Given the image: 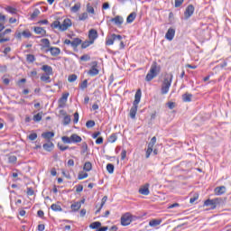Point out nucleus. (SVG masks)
Wrapping results in <instances>:
<instances>
[{
    "mask_svg": "<svg viewBox=\"0 0 231 231\" xmlns=\"http://www.w3.org/2000/svg\"><path fill=\"white\" fill-rule=\"evenodd\" d=\"M142 99V90L138 89L134 96V101L133 103V106L130 109V117L134 120L136 118V113L138 111V105L140 104V100Z\"/></svg>",
    "mask_w": 231,
    "mask_h": 231,
    "instance_id": "obj_1",
    "label": "nucleus"
},
{
    "mask_svg": "<svg viewBox=\"0 0 231 231\" xmlns=\"http://www.w3.org/2000/svg\"><path fill=\"white\" fill-rule=\"evenodd\" d=\"M172 74H166L164 77V79L162 81V87H161V94L162 95H167L169 93V90L171 89V86L172 84Z\"/></svg>",
    "mask_w": 231,
    "mask_h": 231,
    "instance_id": "obj_2",
    "label": "nucleus"
},
{
    "mask_svg": "<svg viewBox=\"0 0 231 231\" xmlns=\"http://www.w3.org/2000/svg\"><path fill=\"white\" fill-rule=\"evenodd\" d=\"M158 73H160V67L158 66V63L154 61L151 66L150 71L146 75V82H151L154 77L158 76Z\"/></svg>",
    "mask_w": 231,
    "mask_h": 231,
    "instance_id": "obj_3",
    "label": "nucleus"
},
{
    "mask_svg": "<svg viewBox=\"0 0 231 231\" xmlns=\"http://www.w3.org/2000/svg\"><path fill=\"white\" fill-rule=\"evenodd\" d=\"M61 140L63 143H80V142H82V137L79 136L77 134H73L70 137L62 136Z\"/></svg>",
    "mask_w": 231,
    "mask_h": 231,
    "instance_id": "obj_4",
    "label": "nucleus"
},
{
    "mask_svg": "<svg viewBox=\"0 0 231 231\" xmlns=\"http://www.w3.org/2000/svg\"><path fill=\"white\" fill-rule=\"evenodd\" d=\"M121 39H122V35L113 33L110 36L106 37V45L113 46V44H115V41H121Z\"/></svg>",
    "mask_w": 231,
    "mask_h": 231,
    "instance_id": "obj_5",
    "label": "nucleus"
},
{
    "mask_svg": "<svg viewBox=\"0 0 231 231\" xmlns=\"http://www.w3.org/2000/svg\"><path fill=\"white\" fill-rule=\"evenodd\" d=\"M219 203H221V199L217 198V199H207L204 202V205L206 207H210L211 210H214V208H216V207H217V205H219Z\"/></svg>",
    "mask_w": 231,
    "mask_h": 231,
    "instance_id": "obj_6",
    "label": "nucleus"
},
{
    "mask_svg": "<svg viewBox=\"0 0 231 231\" xmlns=\"http://www.w3.org/2000/svg\"><path fill=\"white\" fill-rule=\"evenodd\" d=\"M194 14V5H189L187 6L185 12H184V19H190L192 15Z\"/></svg>",
    "mask_w": 231,
    "mask_h": 231,
    "instance_id": "obj_7",
    "label": "nucleus"
},
{
    "mask_svg": "<svg viewBox=\"0 0 231 231\" xmlns=\"http://www.w3.org/2000/svg\"><path fill=\"white\" fill-rule=\"evenodd\" d=\"M71 20L69 18H66L61 23V25H60V30L61 32H66L68 28L71 27Z\"/></svg>",
    "mask_w": 231,
    "mask_h": 231,
    "instance_id": "obj_8",
    "label": "nucleus"
},
{
    "mask_svg": "<svg viewBox=\"0 0 231 231\" xmlns=\"http://www.w3.org/2000/svg\"><path fill=\"white\" fill-rule=\"evenodd\" d=\"M110 22L114 23L116 26H118V28H120V26L124 24V17L120 15H116V17L111 18Z\"/></svg>",
    "mask_w": 231,
    "mask_h": 231,
    "instance_id": "obj_9",
    "label": "nucleus"
},
{
    "mask_svg": "<svg viewBox=\"0 0 231 231\" xmlns=\"http://www.w3.org/2000/svg\"><path fill=\"white\" fill-rule=\"evenodd\" d=\"M121 225H123V226H127V225H131V215H129V213L125 214L121 217Z\"/></svg>",
    "mask_w": 231,
    "mask_h": 231,
    "instance_id": "obj_10",
    "label": "nucleus"
},
{
    "mask_svg": "<svg viewBox=\"0 0 231 231\" xmlns=\"http://www.w3.org/2000/svg\"><path fill=\"white\" fill-rule=\"evenodd\" d=\"M88 39L92 42H95L96 39H98V32H97V30H95V29H91L88 32Z\"/></svg>",
    "mask_w": 231,
    "mask_h": 231,
    "instance_id": "obj_11",
    "label": "nucleus"
},
{
    "mask_svg": "<svg viewBox=\"0 0 231 231\" xmlns=\"http://www.w3.org/2000/svg\"><path fill=\"white\" fill-rule=\"evenodd\" d=\"M149 183L144 184L139 189V194H142L143 196H149L150 191H149Z\"/></svg>",
    "mask_w": 231,
    "mask_h": 231,
    "instance_id": "obj_12",
    "label": "nucleus"
},
{
    "mask_svg": "<svg viewBox=\"0 0 231 231\" xmlns=\"http://www.w3.org/2000/svg\"><path fill=\"white\" fill-rule=\"evenodd\" d=\"M93 66L91 67V69L88 70V74L90 75V77H95L97 75H98L99 70L98 69H97V61L93 62Z\"/></svg>",
    "mask_w": 231,
    "mask_h": 231,
    "instance_id": "obj_13",
    "label": "nucleus"
},
{
    "mask_svg": "<svg viewBox=\"0 0 231 231\" xmlns=\"http://www.w3.org/2000/svg\"><path fill=\"white\" fill-rule=\"evenodd\" d=\"M174 35H176V30L174 28H170L167 31L165 37L167 41H172V39H174Z\"/></svg>",
    "mask_w": 231,
    "mask_h": 231,
    "instance_id": "obj_14",
    "label": "nucleus"
},
{
    "mask_svg": "<svg viewBox=\"0 0 231 231\" xmlns=\"http://www.w3.org/2000/svg\"><path fill=\"white\" fill-rule=\"evenodd\" d=\"M42 70L47 75H53V68L50 65H43L42 67Z\"/></svg>",
    "mask_w": 231,
    "mask_h": 231,
    "instance_id": "obj_15",
    "label": "nucleus"
},
{
    "mask_svg": "<svg viewBox=\"0 0 231 231\" xmlns=\"http://www.w3.org/2000/svg\"><path fill=\"white\" fill-rule=\"evenodd\" d=\"M225 192H226L225 186H219L215 189V194H217V196H221V194H225Z\"/></svg>",
    "mask_w": 231,
    "mask_h": 231,
    "instance_id": "obj_16",
    "label": "nucleus"
},
{
    "mask_svg": "<svg viewBox=\"0 0 231 231\" xmlns=\"http://www.w3.org/2000/svg\"><path fill=\"white\" fill-rule=\"evenodd\" d=\"M51 54L52 55V57H57V55H60V49L57 48V47H51L49 49Z\"/></svg>",
    "mask_w": 231,
    "mask_h": 231,
    "instance_id": "obj_17",
    "label": "nucleus"
},
{
    "mask_svg": "<svg viewBox=\"0 0 231 231\" xmlns=\"http://www.w3.org/2000/svg\"><path fill=\"white\" fill-rule=\"evenodd\" d=\"M34 32L37 33V35H46V30L42 27H34Z\"/></svg>",
    "mask_w": 231,
    "mask_h": 231,
    "instance_id": "obj_18",
    "label": "nucleus"
},
{
    "mask_svg": "<svg viewBox=\"0 0 231 231\" xmlns=\"http://www.w3.org/2000/svg\"><path fill=\"white\" fill-rule=\"evenodd\" d=\"M80 44H82V40H80L79 38H75L71 42V47L77 48L80 46Z\"/></svg>",
    "mask_w": 231,
    "mask_h": 231,
    "instance_id": "obj_19",
    "label": "nucleus"
},
{
    "mask_svg": "<svg viewBox=\"0 0 231 231\" xmlns=\"http://www.w3.org/2000/svg\"><path fill=\"white\" fill-rule=\"evenodd\" d=\"M42 138H45V140H50L51 138H53L55 136V133L53 132H46L42 134Z\"/></svg>",
    "mask_w": 231,
    "mask_h": 231,
    "instance_id": "obj_20",
    "label": "nucleus"
},
{
    "mask_svg": "<svg viewBox=\"0 0 231 231\" xmlns=\"http://www.w3.org/2000/svg\"><path fill=\"white\" fill-rule=\"evenodd\" d=\"M80 202H74L71 206L70 208L73 210V212H78V210H80Z\"/></svg>",
    "mask_w": 231,
    "mask_h": 231,
    "instance_id": "obj_21",
    "label": "nucleus"
},
{
    "mask_svg": "<svg viewBox=\"0 0 231 231\" xmlns=\"http://www.w3.org/2000/svg\"><path fill=\"white\" fill-rule=\"evenodd\" d=\"M41 80L46 82V84H50V82H51V78H50V75L42 74L41 76Z\"/></svg>",
    "mask_w": 231,
    "mask_h": 231,
    "instance_id": "obj_22",
    "label": "nucleus"
},
{
    "mask_svg": "<svg viewBox=\"0 0 231 231\" xmlns=\"http://www.w3.org/2000/svg\"><path fill=\"white\" fill-rule=\"evenodd\" d=\"M159 225H162V219H152L149 222L150 226H158Z\"/></svg>",
    "mask_w": 231,
    "mask_h": 231,
    "instance_id": "obj_23",
    "label": "nucleus"
},
{
    "mask_svg": "<svg viewBox=\"0 0 231 231\" xmlns=\"http://www.w3.org/2000/svg\"><path fill=\"white\" fill-rule=\"evenodd\" d=\"M102 226V223L100 222H93L89 225V228H92L93 230H97Z\"/></svg>",
    "mask_w": 231,
    "mask_h": 231,
    "instance_id": "obj_24",
    "label": "nucleus"
},
{
    "mask_svg": "<svg viewBox=\"0 0 231 231\" xmlns=\"http://www.w3.org/2000/svg\"><path fill=\"white\" fill-rule=\"evenodd\" d=\"M134 19H136V13H131L126 18V23H131Z\"/></svg>",
    "mask_w": 231,
    "mask_h": 231,
    "instance_id": "obj_25",
    "label": "nucleus"
},
{
    "mask_svg": "<svg viewBox=\"0 0 231 231\" xmlns=\"http://www.w3.org/2000/svg\"><path fill=\"white\" fill-rule=\"evenodd\" d=\"M51 210L54 212H62V208L59 204H52L51 206Z\"/></svg>",
    "mask_w": 231,
    "mask_h": 231,
    "instance_id": "obj_26",
    "label": "nucleus"
},
{
    "mask_svg": "<svg viewBox=\"0 0 231 231\" xmlns=\"http://www.w3.org/2000/svg\"><path fill=\"white\" fill-rule=\"evenodd\" d=\"M182 100L183 102H190V100H192V94H189V93L183 94Z\"/></svg>",
    "mask_w": 231,
    "mask_h": 231,
    "instance_id": "obj_27",
    "label": "nucleus"
},
{
    "mask_svg": "<svg viewBox=\"0 0 231 231\" xmlns=\"http://www.w3.org/2000/svg\"><path fill=\"white\" fill-rule=\"evenodd\" d=\"M91 169H93V165L89 162H85L83 171H86V172H89Z\"/></svg>",
    "mask_w": 231,
    "mask_h": 231,
    "instance_id": "obj_28",
    "label": "nucleus"
},
{
    "mask_svg": "<svg viewBox=\"0 0 231 231\" xmlns=\"http://www.w3.org/2000/svg\"><path fill=\"white\" fill-rule=\"evenodd\" d=\"M79 10H80V3H77L74 5V6H72L70 8V11L73 13V14H77V12H79Z\"/></svg>",
    "mask_w": 231,
    "mask_h": 231,
    "instance_id": "obj_29",
    "label": "nucleus"
},
{
    "mask_svg": "<svg viewBox=\"0 0 231 231\" xmlns=\"http://www.w3.org/2000/svg\"><path fill=\"white\" fill-rule=\"evenodd\" d=\"M41 14V11L39 9H34L32 14H31V21H33V19H36L37 16Z\"/></svg>",
    "mask_w": 231,
    "mask_h": 231,
    "instance_id": "obj_30",
    "label": "nucleus"
},
{
    "mask_svg": "<svg viewBox=\"0 0 231 231\" xmlns=\"http://www.w3.org/2000/svg\"><path fill=\"white\" fill-rule=\"evenodd\" d=\"M94 42H92L91 40L89 41H85L82 44H81V48L83 50H86V48H88V46H91V44H93Z\"/></svg>",
    "mask_w": 231,
    "mask_h": 231,
    "instance_id": "obj_31",
    "label": "nucleus"
},
{
    "mask_svg": "<svg viewBox=\"0 0 231 231\" xmlns=\"http://www.w3.org/2000/svg\"><path fill=\"white\" fill-rule=\"evenodd\" d=\"M116 140H118V136L116 135V134H112L108 137V142H110V143H115V142H116Z\"/></svg>",
    "mask_w": 231,
    "mask_h": 231,
    "instance_id": "obj_32",
    "label": "nucleus"
},
{
    "mask_svg": "<svg viewBox=\"0 0 231 231\" xmlns=\"http://www.w3.org/2000/svg\"><path fill=\"white\" fill-rule=\"evenodd\" d=\"M106 171L109 172V174H113L115 172V165L108 163L106 165Z\"/></svg>",
    "mask_w": 231,
    "mask_h": 231,
    "instance_id": "obj_33",
    "label": "nucleus"
},
{
    "mask_svg": "<svg viewBox=\"0 0 231 231\" xmlns=\"http://www.w3.org/2000/svg\"><path fill=\"white\" fill-rule=\"evenodd\" d=\"M70 122H71V116H65L63 118V125H69Z\"/></svg>",
    "mask_w": 231,
    "mask_h": 231,
    "instance_id": "obj_34",
    "label": "nucleus"
},
{
    "mask_svg": "<svg viewBox=\"0 0 231 231\" xmlns=\"http://www.w3.org/2000/svg\"><path fill=\"white\" fill-rule=\"evenodd\" d=\"M79 60H82L83 62H88V60H91V56L88 54H84L79 58Z\"/></svg>",
    "mask_w": 231,
    "mask_h": 231,
    "instance_id": "obj_35",
    "label": "nucleus"
},
{
    "mask_svg": "<svg viewBox=\"0 0 231 231\" xmlns=\"http://www.w3.org/2000/svg\"><path fill=\"white\" fill-rule=\"evenodd\" d=\"M51 147H53V143H47L43 144V149L45 151H48V152L51 151Z\"/></svg>",
    "mask_w": 231,
    "mask_h": 231,
    "instance_id": "obj_36",
    "label": "nucleus"
},
{
    "mask_svg": "<svg viewBox=\"0 0 231 231\" xmlns=\"http://www.w3.org/2000/svg\"><path fill=\"white\" fill-rule=\"evenodd\" d=\"M32 120L34 122H41L42 120V114L38 113L37 115L33 116Z\"/></svg>",
    "mask_w": 231,
    "mask_h": 231,
    "instance_id": "obj_37",
    "label": "nucleus"
},
{
    "mask_svg": "<svg viewBox=\"0 0 231 231\" xmlns=\"http://www.w3.org/2000/svg\"><path fill=\"white\" fill-rule=\"evenodd\" d=\"M88 175L87 172L81 171L78 175V180H86V178H88Z\"/></svg>",
    "mask_w": 231,
    "mask_h": 231,
    "instance_id": "obj_38",
    "label": "nucleus"
},
{
    "mask_svg": "<svg viewBox=\"0 0 231 231\" xmlns=\"http://www.w3.org/2000/svg\"><path fill=\"white\" fill-rule=\"evenodd\" d=\"M86 127H88V129H91V127H95V121L93 120H88L86 123Z\"/></svg>",
    "mask_w": 231,
    "mask_h": 231,
    "instance_id": "obj_39",
    "label": "nucleus"
},
{
    "mask_svg": "<svg viewBox=\"0 0 231 231\" xmlns=\"http://www.w3.org/2000/svg\"><path fill=\"white\" fill-rule=\"evenodd\" d=\"M199 198V194L195 193V194L193 195V197L190 198L189 203H191V204H192V203H195V201H198Z\"/></svg>",
    "mask_w": 231,
    "mask_h": 231,
    "instance_id": "obj_40",
    "label": "nucleus"
},
{
    "mask_svg": "<svg viewBox=\"0 0 231 231\" xmlns=\"http://www.w3.org/2000/svg\"><path fill=\"white\" fill-rule=\"evenodd\" d=\"M9 163H15L17 162V157L15 155H10L8 157Z\"/></svg>",
    "mask_w": 231,
    "mask_h": 231,
    "instance_id": "obj_41",
    "label": "nucleus"
},
{
    "mask_svg": "<svg viewBox=\"0 0 231 231\" xmlns=\"http://www.w3.org/2000/svg\"><path fill=\"white\" fill-rule=\"evenodd\" d=\"M6 12H8L9 14H16L17 9L12 7V6H7L5 8Z\"/></svg>",
    "mask_w": 231,
    "mask_h": 231,
    "instance_id": "obj_42",
    "label": "nucleus"
},
{
    "mask_svg": "<svg viewBox=\"0 0 231 231\" xmlns=\"http://www.w3.org/2000/svg\"><path fill=\"white\" fill-rule=\"evenodd\" d=\"M87 12L88 14H95V8H93V6H91L90 4L87 5Z\"/></svg>",
    "mask_w": 231,
    "mask_h": 231,
    "instance_id": "obj_43",
    "label": "nucleus"
},
{
    "mask_svg": "<svg viewBox=\"0 0 231 231\" xmlns=\"http://www.w3.org/2000/svg\"><path fill=\"white\" fill-rule=\"evenodd\" d=\"M27 62H35V56H33V54H28Z\"/></svg>",
    "mask_w": 231,
    "mask_h": 231,
    "instance_id": "obj_44",
    "label": "nucleus"
},
{
    "mask_svg": "<svg viewBox=\"0 0 231 231\" xmlns=\"http://www.w3.org/2000/svg\"><path fill=\"white\" fill-rule=\"evenodd\" d=\"M22 35L25 37L26 39H29V37H32V32L30 31L26 30L22 32Z\"/></svg>",
    "mask_w": 231,
    "mask_h": 231,
    "instance_id": "obj_45",
    "label": "nucleus"
},
{
    "mask_svg": "<svg viewBox=\"0 0 231 231\" xmlns=\"http://www.w3.org/2000/svg\"><path fill=\"white\" fill-rule=\"evenodd\" d=\"M154 145H156V136H153L148 143V146L150 147H154Z\"/></svg>",
    "mask_w": 231,
    "mask_h": 231,
    "instance_id": "obj_46",
    "label": "nucleus"
},
{
    "mask_svg": "<svg viewBox=\"0 0 231 231\" xmlns=\"http://www.w3.org/2000/svg\"><path fill=\"white\" fill-rule=\"evenodd\" d=\"M68 80L69 82H75V80H77V75L76 74L69 75Z\"/></svg>",
    "mask_w": 231,
    "mask_h": 231,
    "instance_id": "obj_47",
    "label": "nucleus"
},
{
    "mask_svg": "<svg viewBox=\"0 0 231 231\" xmlns=\"http://www.w3.org/2000/svg\"><path fill=\"white\" fill-rule=\"evenodd\" d=\"M69 97V93L63 94L61 98H60V102H67Z\"/></svg>",
    "mask_w": 231,
    "mask_h": 231,
    "instance_id": "obj_48",
    "label": "nucleus"
},
{
    "mask_svg": "<svg viewBox=\"0 0 231 231\" xmlns=\"http://www.w3.org/2000/svg\"><path fill=\"white\" fill-rule=\"evenodd\" d=\"M185 0H175V8H180L183 5Z\"/></svg>",
    "mask_w": 231,
    "mask_h": 231,
    "instance_id": "obj_49",
    "label": "nucleus"
},
{
    "mask_svg": "<svg viewBox=\"0 0 231 231\" xmlns=\"http://www.w3.org/2000/svg\"><path fill=\"white\" fill-rule=\"evenodd\" d=\"M79 21H86L88 19V13H83L79 16Z\"/></svg>",
    "mask_w": 231,
    "mask_h": 231,
    "instance_id": "obj_50",
    "label": "nucleus"
},
{
    "mask_svg": "<svg viewBox=\"0 0 231 231\" xmlns=\"http://www.w3.org/2000/svg\"><path fill=\"white\" fill-rule=\"evenodd\" d=\"M42 44H44L45 48H50V40L45 38V39L42 40Z\"/></svg>",
    "mask_w": 231,
    "mask_h": 231,
    "instance_id": "obj_51",
    "label": "nucleus"
},
{
    "mask_svg": "<svg viewBox=\"0 0 231 231\" xmlns=\"http://www.w3.org/2000/svg\"><path fill=\"white\" fill-rule=\"evenodd\" d=\"M152 152V146L148 145V148L146 150V158H149Z\"/></svg>",
    "mask_w": 231,
    "mask_h": 231,
    "instance_id": "obj_52",
    "label": "nucleus"
},
{
    "mask_svg": "<svg viewBox=\"0 0 231 231\" xmlns=\"http://www.w3.org/2000/svg\"><path fill=\"white\" fill-rule=\"evenodd\" d=\"M28 138H29V140L33 142V140H37V134L32 133V134H29Z\"/></svg>",
    "mask_w": 231,
    "mask_h": 231,
    "instance_id": "obj_53",
    "label": "nucleus"
},
{
    "mask_svg": "<svg viewBox=\"0 0 231 231\" xmlns=\"http://www.w3.org/2000/svg\"><path fill=\"white\" fill-rule=\"evenodd\" d=\"M7 33H12V29H6L5 32H0V38L5 37Z\"/></svg>",
    "mask_w": 231,
    "mask_h": 231,
    "instance_id": "obj_54",
    "label": "nucleus"
},
{
    "mask_svg": "<svg viewBox=\"0 0 231 231\" xmlns=\"http://www.w3.org/2000/svg\"><path fill=\"white\" fill-rule=\"evenodd\" d=\"M88 88V79L83 80V82L80 84L81 89H86Z\"/></svg>",
    "mask_w": 231,
    "mask_h": 231,
    "instance_id": "obj_55",
    "label": "nucleus"
},
{
    "mask_svg": "<svg viewBox=\"0 0 231 231\" xmlns=\"http://www.w3.org/2000/svg\"><path fill=\"white\" fill-rule=\"evenodd\" d=\"M6 22V16L5 14H0V23L5 24Z\"/></svg>",
    "mask_w": 231,
    "mask_h": 231,
    "instance_id": "obj_56",
    "label": "nucleus"
},
{
    "mask_svg": "<svg viewBox=\"0 0 231 231\" xmlns=\"http://www.w3.org/2000/svg\"><path fill=\"white\" fill-rule=\"evenodd\" d=\"M96 143L97 145H100V144L104 143V138L103 137H97V139L96 140Z\"/></svg>",
    "mask_w": 231,
    "mask_h": 231,
    "instance_id": "obj_57",
    "label": "nucleus"
},
{
    "mask_svg": "<svg viewBox=\"0 0 231 231\" xmlns=\"http://www.w3.org/2000/svg\"><path fill=\"white\" fill-rule=\"evenodd\" d=\"M74 124H79V112H76L74 114V119H73Z\"/></svg>",
    "mask_w": 231,
    "mask_h": 231,
    "instance_id": "obj_58",
    "label": "nucleus"
},
{
    "mask_svg": "<svg viewBox=\"0 0 231 231\" xmlns=\"http://www.w3.org/2000/svg\"><path fill=\"white\" fill-rule=\"evenodd\" d=\"M127 156V151L122 150L121 152V160H125V157Z\"/></svg>",
    "mask_w": 231,
    "mask_h": 231,
    "instance_id": "obj_59",
    "label": "nucleus"
},
{
    "mask_svg": "<svg viewBox=\"0 0 231 231\" xmlns=\"http://www.w3.org/2000/svg\"><path fill=\"white\" fill-rule=\"evenodd\" d=\"M58 147H59L60 151H68V149H69V146H64V145H60V144H58Z\"/></svg>",
    "mask_w": 231,
    "mask_h": 231,
    "instance_id": "obj_60",
    "label": "nucleus"
},
{
    "mask_svg": "<svg viewBox=\"0 0 231 231\" xmlns=\"http://www.w3.org/2000/svg\"><path fill=\"white\" fill-rule=\"evenodd\" d=\"M82 190H84V186H82L80 184L76 186V191L77 192H82Z\"/></svg>",
    "mask_w": 231,
    "mask_h": 231,
    "instance_id": "obj_61",
    "label": "nucleus"
},
{
    "mask_svg": "<svg viewBox=\"0 0 231 231\" xmlns=\"http://www.w3.org/2000/svg\"><path fill=\"white\" fill-rule=\"evenodd\" d=\"M34 191L32 188H27V196H33Z\"/></svg>",
    "mask_w": 231,
    "mask_h": 231,
    "instance_id": "obj_62",
    "label": "nucleus"
},
{
    "mask_svg": "<svg viewBox=\"0 0 231 231\" xmlns=\"http://www.w3.org/2000/svg\"><path fill=\"white\" fill-rule=\"evenodd\" d=\"M60 26H61L60 22L55 21V22L53 23V27H54V28H59V29L60 30Z\"/></svg>",
    "mask_w": 231,
    "mask_h": 231,
    "instance_id": "obj_63",
    "label": "nucleus"
},
{
    "mask_svg": "<svg viewBox=\"0 0 231 231\" xmlns=\"http://www.w3.org/2000/svg\"><path fill=\"white\" fill-rule=\"evenodd\" d=\"M106 201H107V196L103 197L100 208H102V207H104V205H106Z\"/></svg>",
    "mask_w": 231,
    "mask_h": 231,
    "instance_id": "obj_64",
    "label": "nucleus"
}]
</instances>
